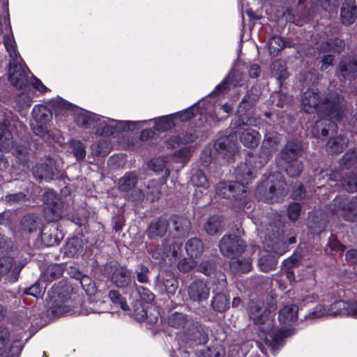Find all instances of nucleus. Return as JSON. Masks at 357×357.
Masks as SVG:
<instances>
[{
	"instance_id": "f257e3e1",
	"label": "nucleus",
	"mask_w": 357,
	"mask_h": 357,
	"mask_svg": "<svg viewBox=\"0 0 357 357\" xmlns=\"http://www.w3.org/2000/svg\"><path fill=\"white\" fill-rule=\"evenodd\" d=\"M276 309L275 300L271 298L270 303L264 307L261 302L252 303L249 305L250 318L255 324L261 325L260 337L270 347L273 354L281 347L282 339L292 334L291 325L298 319V307L294 304H289L280 310L278 321L283 329H275L273 319L269 317L271 312Z\"/></svg>"
},
{
	"instance_id": "f03ea898",
	"label": "nucleus",
	"mask_w": 357,
	"mask_h": 357,
	"mask_svg": "<svg viewBox=\"0 0 357 357\" xmlns=\"http://www.w3.org/2000/svg\"><path fill=\"white\" fill-rule=\"evenodd\" d=\"M301 105L307 113L317 112L321 119L317 121L312 132L319 138L335 132L337 126L331 120H340L344 114V104L337 93H333L330 97L320 100L319 91L316 89H310L303 95Z\"/></svg>"
},
{
	"instance_id": "7ed1b4c3",
	"label": "nucleus",
	"mask_w": 357,
	"mask_h": 357,
	"mask_svg": "<svg viewBox=\"0 0 357 357\" xmlns=\"http://www.w3.org/2000/svg\"><path fill=\"white\" fill-rule=\"evenodd\" d=\"M252 158L246 160L245 163L239 165L236 170L237 181L221 182L217 185V194L223 198L239 199L243 197L247 192L245 184L255 176L256 167L252 165Z\"/></svg>"
},
{
	"instance_id": "20e7f679",
	"label": "nucleus",
	"mask_w": 357,
	"mask_h": 357,
	"mask_svg": "<svg viewBox=\"0 0 357 357\" xmlns=\"http://www.w3.org/2000/svg\"><path fill=\"white\" fill-rule=\"evenodd\" d=\"M3 43L10 57L8 79L10 84L16 87L22 88L28 82V68L22 63L17 50L13 36L6 35L3 37Z\"/></svg>"
},
{
	"instance_id": "39448f33",
	"label": "nucleus",
	"mask_w": 357,
	"mask_h": 357,
	"mask_svg": "<svg viewBox=\"0 0 357 357\" xmlns=\"http://www.w3.org/2000/svg\"><path fill=\"white\" fill-rule=\"evenodd\" d=\"M77 124L84 128L96 129L97 132L102 130L105 135L113 132L114 129L117 126L118 122L114 119H106L94 114L80 113L75 118ZM145 121H119V124H126L128 130L132 129V126L141 125Z\"/></svg>"
},
{
	"instance_id": "423d86ee",
	"label": "nucleus",
	"mask_w": 357,
	"mask_h": 357,
	"mask_svg": "<svg viewBox=\"0 0 357 357\" xmlns=\"http://www.w3.org/2000/svg\"><path fill=\"white\" fill-rule=\"evenodd\" d=\"M260 96V91L257 87H252L245 94L239 105L238 111V119L232 122V125L235 128H242L244 126H255L258 120L256 118L250 117L245 113L251 107L259 100Z\"/></svg>"
},
{
	"instance_id": "0eeeda50",
	"label": "nucleus",
	"mask_w": 357,
	"mask_h": 357,
	"mask_svg": "<svg viewBox=\"0 0 357 357\" xmlns=\"http://www.w3.org/2000/svg\"><path fill=\"white\" fill-rule=\"evenodd\" d=\"M257 192L268 202H278L287 194V184L282 178L273 181L268 178L258 186Z\"/></svg>"
},
{
	"instance_id": "6e6552de",
	"label": "nucleus",
	"mask_w": 357,
	"mask_h": 357,
	"mask_svg": "<svg viewBox=\"0 0 357 357\" xmlns=\"http://www.w3.org/2000/svg\"><path fill=\"white\" fill-rule=\"evenodd\" d=\"M332 213L347 221H354L357 216V199L338 197L331 205Z\"/></svg>"
},
{
	"instance_id": "1a4fd4ad",
	"label": "nucleus",
	"mask_w": 357,
	"mask_h": 357,
	"mask_svg": "<svg viewBox=\"0 0 357 357\" xmlns=\"http://www.w3.org/2000/svg\"><path fill=\"white\" fill-rule=\"evenodd\" d=\"M52 303V312L56 315H62L69 311L68 307L63 303L69 298L68 288L65 286H54L49 293Z\"/></svg>"
},
{
	"instance_id": "9d476101",
	"label": "nucleus",
	"mask_w": 357,
	"mask_h": 357,
	"mask_svg": "<svg viewBox=\"0 0 357 357\" xmlns=\"http://www.w3.org/2000/svg\"><path fill=\"white\" fill-rule=\"evenodd\" d=\"M43 200L45 204V214L46 218L51 222L57 221L62 215L63 203L56 194L49 190L44 193Z\"/></svg>"
},
{
	"instance_id": "9b49d317",
	"label": "nucleus",
	"mask_w": 357,
	"mask_h": 357,
	"mask_svg": "<svg viewBox=\"0 0 357 357\" xmlns=\"http://www.w3.org/2000/svg\"><path fill=\"white\" fill-rule=\"evenodd\" d=\"M219 248L223 255L232 259L244 251L245 245L242 239L236 236H225L220 242Z\"/></svg>"
},
{
	"instance_id": "f8f14e48",
	"label": "nucleus",
	"mask_w": 357,
	"mask_h": 357,
	"mask_svg": "<svg viewBox=\"0 0 357 357\" xmlns=\"http://www.w3.org/2000/svg\"><path fill=\"white\" fill-rule=\"evenodd\" d=\"M22 348L18 341L10 343L9 331L6 328L0 327V356L7 354L14 357L20 354Z\"/></svg>"
},
{
	"instance_id": "ddd939ff",
	"label": "nucleus",
	"mask_w": 357,
	"mask_h": 357,
	"mask_svg": "<svg viewBox=\"0 0 357 357\" xmlns=\"http://www.w3.org/2000/svg\"><path fill=\"white\" fill-rule=\"evenodd\" d=\"M280 140V135L275 131H269L265 134L261 147V163L267 162L270 155L275 151Z\"/></svg>"
},
{
	"instance_id": "4468645a",
	"label": "nucleus",
	"mask_w": 357,
	"mask_h": 357,
	"mask_svg": "<svg viewBox=\"0 0 357 357\" xmlns=\"http://www.w3.org/2000/svg\"><path fill=\"white\" fill-rule=\"evenodd\" d=\"M16 134L15 127L8 120L0 123V150L7 151L14 145V136Z\"/></svg>"
},
{
	"instance_id": "2eb2a0df",
	"label": "nucleus",
	"mask_w": 357,
	"mask_h": 357,
	"mask_svg": "<svg viewBox=\"0 0 357 357\" xmlns=\"http://www.w3.org/2000/svg\"><path fill=\"white\" fill-rule=\"evenodd\" d=\"M328 317L351 315L357 317V303H347L338 301L327 307Z\"/></svg>"
},
{
	"instance_id": "dca6fc26",
	"label": "nucleus",
	"mask_w": 357,
	"mask_h": 357,
	"mask_svg": "<svg viewBox=\"0 0 357 357\" xmlns=\"http://www.w3.org/2000/svg\"><path fill=\"white\" fill-rule=\"evenodd\" d=\"M58 169L54 165V162L48 159L44 162L37 164L33 171V176L40 181H50L53 179L57 174Z\"/></svg>"
},
{
	"instance_id": "f3484780",
	"label": "nucleus",
	"mask_w": 357,
	"mask_h": 357,
	"mask_svg": "<svg viewBox=\"0 0 357 357\" xmlns=\"http://www.w3.org/2000/svg\"><path fill=\"white\" fill-rule=\"evenodd\" d=\"M21 268L19 266L13 265V260L10 257L0 259V275L6 276L5 280L9 282H14L17 280Z\"/></svg>"
},
{
	"instance_id": "a211bd4d",
	"label": "nucleus",
	"mask_w": 357,
	"mask_h": 357,
	"mask_svg": "<svg viewBox=\"0 0 357 357\" xmlns=\"http://www.w3.org/2000/svg\"><path fill=\"white\" fill-rule=\"evenodd\" d=\"M190 298L195 302H202L208 299L210 289L202 281L193 282L188 287Z\"/></svg>"
},
{
	"instance_id": "6ab92c4d",
	"label": "nucleus",
	"mask_w": 357,
	"mask_h": 357,
	"mask_svg": "<svg viewBox=\"0 0 357 357\" xmlns=\"http://www.w3.org/2000/svg\"><path fill=\"white\" fill-rule=\"evenodd\" d=\"M172 231H171V233L174 238H183L189 234L190 230V222L188 219L180 216H173L172 218Z\"/></svg>"
},
{
	"instance_id": "aec40b11",
	"label": "nucleus",
	"mask_w": 357,
	"mask_h": 357,
	"mask_svg": "<svg viewBox=\"0 0 357 357\" xmlns=\"http://www.w3.org/2000/svg\"><path fill=\"white\" fill-rule=\"evenodd\" d=\"M301 147L300 144L295 142H289L280 153V158L287 163V165L298 160L301 155Z\"/></svg>"
},
{
	"instance_id": "412c9836",
	"label": "nucleus",
	"mask_w": 357,
	"mask_h": 357,
	"mask_svg": "<svg viewBox=\"0 0 357 357\" xmlns=\"http://www.w3.org/2000/svg\"><path fill=\"white\" fill-rule=\"evenodd\" d=\"M243 83V73L236 71L232 70L229 75L225 78V79L222 82L221 84L218 85L215 90L214 93L220 94L222 93L225 90L227 89L229 84H231L234 86H242Z\"/></svg>"
},
{
	"instance_id": "4be33fe9",
	"label": "nucleus",
	"mask_w": 357,
	"mask_h": 357,
	"mask_svg": "<svg viewBox=\"0 0 357 357\" xmlns=\"http://www.w3.org/2000/svg\"><path fill=\"white\" fill-rule=\"evenodd\" d=\"M340 17L345 24H352L355 21L356 12L354 0H345L341 8Z\"/></svg>"
},
{
	"instance_id": "5701e85b",
	"label": "nucleus",
	"mask_w": 357,
	"mask_h": 357,
	"mask_svg": "<svg viewBox=\"0 0 357 357\" xmlns=\"http://www.w3.org/2000/svg\"><path fill=\"white\" fill-rule=\"evenodd\" d=\"M168 229V223L165 219H158L151 222L147 229V235L149 238L161 237L165 235Z\"/></svg>"
},
{
	"instance_id": "b1692460",
	"label": "nucleus",
	"mask_w": 357,
	"mask_h": 357,
	"mask_svg": "<svg viewBox=\"0 0 357 357\" xmlns=\"http://www.w3.org/2000/svg\"><path fill=\"white\" fill-rule=\"evenodd\" d=\"M131 280L130 272L124 267L116 266L112 275V281L118 287H125Z\"/></svg>"
},
{
	"instance_id": "393cba45",
	"label": "nucleus",
	"mask_w": 357,
	"mask_h": 357,
	"mask_svg": "<svg viewBox=\"0 0 357 357\" xmlns=\"http://www.w3.org/2000/svg\"><path fill=\"white\" fill-rule=\"evenodd\" d=\"M349 144L347 137L339 135L331 138L326 144V150L331 153H338L342 152Z\"/></svg>"
},
{
	"instance_id": "a878e982",
	"label": "nucleus",
	"mask_w": 357,
	"mask_h": 357,
	"mask_svg": "<svg viewBox=\"0 0 357 357\" xmlns=\"http://www.w3.org/2000/svg\"><path fill=\"white\" fill-rule=\"evenodd\" d=\"M240 140L245 146L249 148L255 147L260 140V135L257 130L253 129H245L241 134Z\"/></svg>"
},
{
	"instance_id": "bb28decb",
	"label": "nucleus",
	"mask_w": 357,
	"mask_h": 357,
	"mask_svg": "<svg viewBox=\"0 0 357 357\" xmlns=\"http://www.w3.org/2000/svg\"><path fill=\"white\" fill-rule=\"evenodd\" d=\"M185 250L188 256L196 259L202 254L204 244L199 238H191L185 244Z\"/></svg>"
},
{
	"instance_id": "cd10ccee",
	"label": "nucleus",
	"mask_w": 357,
	"mask_h": 357,
	"mask_svg": "<svg viewBox=\"0 0 357 357\" xmlns=\"http://www.w3.org/2000/svg\"><path fill=\"white\" fill-rule=\"evenodd\" d=\"M230 267L236 273H243L250 271L252 264L249 258L241 257L238 255L231 259Z\"/></svg>"
},
{
	"instance_id": "c85d7f7f",
	"label": "nucleus",
	"mask_w": 357,
	"mask_h": 357,
	"mask_svg": "<svg viewBox=\"0 0 357 357\" xmlns=\"http://www.w3.org/2000/svg\"><path fill=\"white\" fill-rule=\"evenodd\" d=\"M342 76L345 79H354L357 76V61H342L339 66Z\"/></svg>"
},
{
	"instance_id": "c756f323",
	"label": "nucleus",
	"mask_w": 357,
	"mask_h": 357,
	"mask_svg": "<svg viewBox=\"0 0 357 357\" xmlns=\"http://www.w3.org/2000/svg\"><path fill=\"white\" fill-rule=\"evenodd\" d=\"M137 182V175L134 172H128L119 180L118 188L121 191L127 192L134 188Z\"/></svg>"
},
{
	"instance_id": "7c9ffc66",
	"label": "nucleus",
	"mask_w": 357,
	"mask_h": 357,
	"mask_svg": "<svg viewBox=\"0 0 357 357\" xmlns=\"http://www.w3.org/2000/svg\"><path fill=\"white\" fill-rule=\"evenodd\" d=\"M32 115L36 123L47 124L51 117L50 110L44 105H36L33 109Z\"/></svg>"
},
{
	"instance_id": "2f4dec72",
	"label": "nucleus",
	"mask_w": 357,
	"mask_h": 357,
	"mask_svg": "<svg viewBox=\"0 0 357 357\" xmlns=\"http://www.w3.org/2000/svg\"><path fill=\"white\" fill-rule=\"evenodd\" d=\"M39 219L33 214L24 215L20 221V228L24 232L31 233L36 231L38 227Z\"/></svg>"
},
{
	"instance_id": "473e14b6",
	"label": "nucleus",
	"mask_w": 357,
	"mask_h": 357,
	"mask_svg": "<svg viewBox=\"0 0 357 357\" xmlns=\"http://www.w3.org/2000/svg\"><path fill=\"white\" fill-rule=\"evenodd\" d=\"M184 330L189 339L196 342H201V337L204 334V330L198 322L191 320Z\"/></svg>"
},
{
	"instance_id": "72a5a7b5",
	"label": "nucleus",
	"mask_w": 357,
	"mask_h": 357,
	"mask_svg": "<svg viewBox=\"0 0 357 357\" xmlns=\"http://www.w3.org/2000/svg\"><path fill=\"white\" fill-rule=\"evenodd\" d=\"M63 273L62 268L58 264H51L40 276V280L44 282H51L59 278Z\"/></svg>"
},
{
	"instance_id": "f704fd0d",
	"label": "nucleus",
	"mask_w": 357,
	"mask_h": 357,
	"mask_svg": "<svg viewBox=\"0 0 357 357\" xmlns=\"http://www.w3.org/2000/svg\"><path fill=\"white\" fill-rule=\"evenodd\" d=\"M165 241L167 245V252L170 255L168 260L172 263L181 254L182 242L179 240H173L171 238L165 239Z\"/></svg>"
},
{
	"instance_id": "c9c22d12",
	"label": "nucleus",
	"mask_w": 357,
	"mask_h": 357,
	"mask_svg": "<svg viewBox=\"0 0 357 357\" xmlns=\"http://www.w3.org/2000/svg\"><path fill=\"white\" fill-rule=\"evenodd\" d=\"M190 321L185 314L179 312H174L168 317V324L176 328L185 329Z\"/></svg>"
},
{
	"instance_id": "e433bc0d",
	"label": "nucleus",
	"mask_w": 357,
	"mask_h": 357,
	"mask_svg": "<svg viewBox=\"0 0 357 357\" xmlns=\"http://www.w3.org/2000/svg\"><path fill=\"white\" fill-rule=\"evenodd\" d=\"M324 47L318 45L317 48L323 52H340L344 48V42L339 38L331 39L326 42Z\"/></svg>"
},
{
	"instance_id": "4c0bfd02",
	"label": "nucleus",
	"mask_w": 357,
	"mask_h": 357,
	"mask_svg": "<svg viewBox=\"0 0 357 357\" xmlns=\"http://www.w3.org/2000/svg\"><path fill=\"white\" fill-rule=\"evenodd\" d=\"M149 253L152 257L155 259L158 263L165 261L168 257H170L169 253L167 252V245L164 241L161 246L151 248L149 250Z\"/></svg>"
},
{
	"instance_id": "58836bf2",
	"label": "nucleus",
	"mask_w": 357,
	"mask_h": 357,
	"mask_svg": "<svg viewBox=\"0 0 357 357\" xmlns=\"http://www.w3.org/2000/svg\"><path fill=\"white\" fill-rule=\"evenodd\" d=\"M278 260L275 255L268 254L262 256L259 260V266L264 272H268L275 268Z\"/></svg>"
},
{
	"instance_id": "ea45409f",
	"label": "nucleus",
	"mask_w": 357,
	"mask_h": 357,
	"mask_svg": "<svg viewBox=\"0 0 357 357\" xmlns=\"http://www.w3.org/2000/svg\"><path fill=\"white\" fill-rule=\"evenodd\" d=\"M271 70L272 75L279 80H283L287 77L286 64L282 60H275L272 63Z\"/></svg>"
},
{
	"instance_id": "a19ab883",
	"label": "nucleus",
	"mask_w": 357,
	"mask_h": 357,
	"mask_svg": "<svg viewBox=\"0 0 357 357\" xmlns=\"http://www.w3.org/2000/svg\"><path fill=\"white\" fill-rule=\"evenodd\" d=\"M269 52L273 56H276L285 46V42L280 36H273L268 40Z\"/></svg>"
},
{
	"instance_id": "79ce46f5",
	"label": "nucleus",
	"mask_w": 357,
	"mask_h": 357,
	"mask_svg": "<svg viewBox=\"0 0 357 357\" xmlns=\"http://www.w3.org/2000/svg\"><path fill=\"white\" fill-rule=\"evenodd\" d=\"M205 230L207 234L214 235L221 229V220L218 216L210 217L205 224Z\"/></svg>"
},
{
	"instance_id": "37998d69",
	"label": "nucleus",
	"mask_w": 357,
	"mask_h": 357,
	"mask_svg": "<svg viewBox=\"0 0 357 357\" xmlns=\"http://www.w3.org/2000/svg\"><path fill=\"white\" fill-rule=\"evenodd\" d=\"M341 162L346 168L357 165V149L348 150L343 155Z\"/></svg>"
},
{
	"instance_id": "c03bdc74",
	"label": "nucleus",
	"mask_w": 357,
	"mask_h": 357,
	"mask_svg": "<svg viewBox=\"0 0 357 357\" xmlns=\"http://www.w3.org/2000/svg\"><path fill=\"white\" fill-rule=\"evenodd\" d=\"M327 307L324 305H317L305 317V319H317L324 317H328Z\"/></svg>"
},
{
	"instance_id": "a18cd8bd",
	"label": "nucleus",
	"mask_w": 357,
	"mask_h": 357,
	"mask_svg": "<svg viewBox=\"0 0 357 357\" xmlns=\"http://www.w3.org/2000/svg\"><path fill=\"white\" fill-rule=\"evenodd\" d=\"M192 185L197 188H202L206 190L209 184L206 176L200 171L196 172L191 178Z\"/></svg>"
},
{
	"instance_id": "49530a36",
	"label": "nucleus",
	"mask_w": 357,
	"mask_h": 357,
	"mask_svg": "<svg viewBox=\"0 0 357 357\" xmlns=\"http://www.w3.org/2000/svg\"><path fill=\"white\" fill-rule=\"evenodd\" d=\"M212 306L216 311H225L228 306L227 297L224 294H218L212 301Z\"/></svg>"
},
{
	"instance_id": "de8ad7c7",
	"label": "nucleus",
	"mask_w": 357,
	"mask_h": 357,
	"mask_svg": "<svg viewBox=\"0 0 357 357\" xmlns=\"http://www.w3.org/2000/svg\"><path fill=\"white\" fill-rule=\"evenodd\" d=\"M174 115H169L160 117L156 121V127L159 130H166L170 129L174 126L173 118Z\"/></svg>"
},
{
	"instance_id": "09e8293b",
	"label": "nucleus",
	"mask_w": 357,
	"mask_h": 357,
	"mask_svg": "<svg viewBox=\"0 0 357 357\" xmlns=\"http://www.w3.org/2000/svg\"><path fill=\"white\" fill-rule=\"evenodd\" d=\"M303 170V163L299 160L287 165V173L292 177L298 176Z\"/></svg>"
},
{
	"instance_id": "8fccbe9b",
	"label": "nucleus",
	"mask_w": 357,
	"mask_h": 357,
	"mask_svg": "<svg viewBox=\"0 0 357 357\" xmlns=\"http://www.w3.org/2000/svg\"><path fill=\"white\" fill-rule=\"evenodd\" d=\"M342 185L347 191H357V174L354 172L349 174L344 181Z\"/></svg>"
},
{
	"instance_id": "3c124183",
	"label": "nucleus",
	"mask_w": 357,
	"mask_h": 357,
	"mask_svg": "<svg viewBox=\"0 0 357 357\" xmlns=\"http://www.w3.org/2000/svg\"><path fill=\"white\" fill-rule=\"evenodd\" d=\"M167 162L168 160L167 157L157 158L151 160L149 163V166L154 172H158L165 168Z\"/></svg>"
},
{
	"instance_id": "603ef678",
	"label": "nucleus",
	"mask_w": 357,
	"mask_h": 357,
	"mask_svg": "<svg viewBox=\"0 0 357 357\" xmlns=\"http://www.w3.org/2000/svg\"><path fill=\"white\" fill-rule=\"evenodd\" d=\"M71 146L73 153L77 160H82L85 158V147L82 143L79 141H73Z\"/></svg>"
},
{
	"instance_id": "864d4df0",
	"label": "nucleus",
	"mask_w": 357,
	"mask_h": 357,
	"mask_svg": "<svg viewBox=\"0 0 357 357\" xmlns=\"http://www.w3.org/2000/svg\"><path fill=\"white\" fill-rule=\"evenodd\" d=\"M109 297L113 303L119 304L122 310H128L129 309L126 300L117 291H110Z\"/></svg>"
},
{
	"instance_id": "5fc2aeb1",
	"label": "nucleus",
	"mask_w": 357,
	"mask_h": 357,
	"mask_svg": "<svg viewBox=\"0 0 357 357\" xmlns=\"http://www.w3.org/2000/svg\"><path fill=\"white\" fill-rule=\"evenodd\" d=\"M65 253L68 256L74 257L77 255L80 249L79 242L77 239H73L68 241L66 246Z\"/></svg>"
},
{
	"instance_id": "6e6d98bb",
	"label": "nucleus",
	"mask_w": 357,
	"mask_h": 357,
	"mask_svg": "<svg viewBox=\"0 0 357 357\" xmlns=\"http://www.w3.org/2000/svg\"><path fill=\"white\" fill-rule=\"evenodd\" d=\"M197 262L193 258H184L178 263V268L181 271L188 272L194 268Z\"/></svg>"
},
{
	"instance_id": "4d7b16f0",
	"label": "nucleus",
	"mask_w": 357,
	"mask_h": 357,
	"mask_svg": "<svg viewBox=\"0 0 357 357\" xmlns=\"http://www.w3.org/2000/svg\"><path fill=\"white\" fill-rule=\"evenodd\" d=\"M198 271L206 275H212L215 271V266L213 261H203L198 266Z\"/></svg>"
},
{
	"instance_id": "13d9d810",
	"label": "nucleus",
	"mask_w": 357,
	"mask_h": 357,
	"mask_svg": "<svg viewBox=\"0 0 357 357\" xmlns=\"http://www.w3.org/2000/svg\"><path fill=\"white\" fill-rule=\"evenodd\" d=\"M54 109L56 114H63L71 108V105L62 99H56L54 101Z\"/></svg>"
},
{
	"instance_id": "bf43d9fd",
	"label": "nucleus",
	"mask_w": 357,
	"mask_h": 357,
	"mask_svg": "<svg viewBox=\"0 0 357 357\" xmlns=\"http://www.w3.org/2000/svg\"><path fill=\"white\" fill-rule=\"evenodd\" d=\"M301 205L298 203H292L288 208L289 218L292 220H296L301 215Z\"/></svg>"
},
{
	"instance_id": "052dcab7",
	"label": "nucleus",
	"mask_w": 357,
	"mask_h": 357,
	"mask_svg": "<svg viewBox=\"0 0 357 357\" xmlns=\"http://www.w3.org/2000/svg\"><path fill=\"white\" fill-rule=\"evenodd\" d=\"M137 292L140 296V298L147 303H151L154 299L153 294L147 288L144 287H137Z\"/></svg>"
},
{
	"instance_id": "680f3d73",
	"label": "nucleus",
	"mask_w": 357,
	"mask_h": 357,
	"mask_svg": "<svg viewBox=\"0 0 357 357\" xmlns=\"http://www.w3.org/2000/svg\"><path fill=\"white\" fill-rule=\"evenodd\" d=\"M33 132L40 137H44L48 132L47 124L32 123Z\"/></svg>"
},
{
	"instance_id": "e2e57ef3",
	"label": "nucleus",
	"mask_w": 357,
	"mask_h": 357,
	"mask_svg": "<svg viewBox=\"0 0 357 357\" xmlns=\"http://www.w3.org/2000/svg\"><path fill=\"white\" fill-rule=\"evenodd\" d=\"M25 195L23 193H16L13 195H8L5 197V201L10 204H13L22 201H24Z\"/></svg>"
},
{
	"instance_id": "0e129e2a",
	"label": "nucleus",
	"mask_w": 357,
	"mask_h": 357,
	"mask_svg": "<svg viewBox=\"0 0 357 357\" xmlns=\"http://www.w3.org/2000/svg\"><path fill=\"white\" fill-rule=\"evenodd\" d=\"M149 272V269L147 267L144 266H141L139 268V271H137V278L138 282L141 283H146L148 282V277L147 273Z\"/></svg>"
},
{
	"instance_id": "69168bd1",
	"label": "nucleus",
	"mask_w": 357,
	"mask_h": 357,
	"mask_svg": "<svg viewBox=\"0 0 357 357\" xmlns=\"http://www.w3.org/2000/svg\"><path fill=\"white\" fill-rule=\"evenodd\" d=\"M41 291L42 289L40 287V284L38 283H35L31 287L25 290V294L33 296L34 297H37L40 294Z\"/></svg>"
},
{
	"instance_id": "338daca9",
	"label": "nucleus",
	"mask_w": 357,
	"mask_h": 357,
	"mask_svg": "<svg viewBox=\"0 0 357 357\" xmlns=\"http://www.w3.org/2000/svg\"><path fill=\"white\" fill-rule=\"evenodd\" d=\"M194 113L192 109H187L182 112L174 114L175 116L178 117L181 121H185L194 116Z\"/></svg>"
},
{
	"instance_id": "774afa93",
	"label": "nucleus",
	"mask_w": 357,
	"mask_h": 357,
	"mask_svg": "<svg viewBox=\"0 0 357 357\" xmlns=\"http://www.w3.org/2000/svg\"><path fill=\"white\" fill-rule=\"evenodd\" d=\"M346 260L351 264H357V250H350L346 253Z\"/></svg>"
}]
</instances>
